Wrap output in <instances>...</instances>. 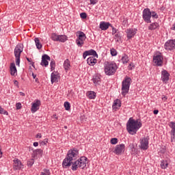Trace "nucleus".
<instances>
[{
  "label": "nucleus",
  "instance_id": "obj_1",
  "mask_svg": "<svg viewBox=\"0 0 175 175\" xmlns=\"http://www.w3.org/2000/svg\"><path fill=\"white\" fill-rule=\"evenodd\" d=\"M77 157H79V150L73 148L68 150L67 155L62 163L64 169H69V167L75 163V161H76Z\"/></svg>",
  "mask_w": 175,
  "mask_h": 175
},
{
  "label": "nucleus",
  "instance_id": "obj_2",
  "mask_svg": "<svg viewBox=\"0 0 175 175\" xmlns=\"http://www.w3.org/2000/svg\"><path fill=\"white\" fill-rule=\"evenodd\" d=\"M142 122L130 118L126 123V131L130 135H136L137 131L142 128Z\"/></svg>",
  "mask_w": 175,
  "mask_h": 175
},
{
  "label": "nucleus",
  "instance_id": "obj_3",
  "mask_svg": "<svg viewBox=\"0 0 175 175\" xmlns=\"http://www.w3.org/2000/svg\"><path fill=\"white\" fill-rule=\"evenodd\" d=\"M87 157H81L79 159L74 161L72 165V170L74 172L77 170L79 167L81 169H84L87 166Z\"/></svg>",
  "mask_w": 175,
  "mask_h": 175
},
{
  "label": "nucleus",
  "instance_id": "obj_4",
  "mask_svg": "<svg viewBox=\"0 0 175 175\" xmlns=\"http://www.w3.org/2000/svg\"><path fill=\"white\" fill-rule=\"evenodd\" d=\"M117 64L116 63H107L105 66V73L107 76H113L117 72Z\"/></svg>",
  "mask_w": 175,
  "mask_h": 175
},
{
  "label": "nucleus",
  "instance_id": "obj_5",
  "mask_svg": "<svg viewBox=\"0 0 175 175\" xmlns=\"http://www.w3.org/2000/svg\"><path fill=\"white\" fill-rule=\"evenodd\" d=\"M23 50H24V46L22 44H18L14 49V54L15 55L16 65L17 66H20V57L23 53Z\"/></svg>",
  "mask_w": 175,
  "mask_h": 175
},
{
  "label": "nucleus",
  "instance_id": "obj_6",
  "mask_svg": "<svg viewBox=\"0 0 175 175\" xmlns=\"http://www.w3.org/2000/svg\"><path fill=\"white\" fill-rule=\"evenodd\" d=\"M131 79L130 77H125L122 82V95L125 96L129 92V87H131Z\"/></svg>",
  "mask_w": 175,
  "mask_h": 175
},
{
  "label": "nucleus",
  "instance_id": "obj_7",
  "mask_svg": "<svg viewBox=\"0 0 175 175\" xmlns=\"http://www.w3.org/2000/svg\"><path fill=\"white\" fill-rule=\"evenodd\" d=\"M77 40L76 43L77 44L78 47H83L84 45V40L87 39V36H85V33L81 31H78L77 32Z\"/></svg>",
  "mask_w": 175,
  "mask_h": 175
},
{
  "label": "nucleus",
  "instance_id": "obj_8",
  "mask_svg": "<svg viewBox=\"0 0 175 175\" xmlns=\"http://www.w3.org/2000/svg\"><path fill=\"white\" fill-rule=\"evenodd\" d=\"M142 16L146 23H148V24L151 23V11H150V9H144Z\"/></svg>",
  "mask_w": 175,
  "mask_h": 175
},
{
  "label": "nucleus",
  "instance_id": "obj_9",
  "mask_svg": "<svg viewBox=\"0 0 175 175\" xmlns=\"http://www.w3.org/2000/svg\"><path fill=\"white\" fill-rule=\"evenodd\" d=\"M148 137H144L142 139H140V145H139V148L141 150H148Z\"/></svg>",
  "mask_w": 175,
  "mask_h": 175
},
{
  "label": "nucleus",
  "instance_id": "obj_10",
  "mask_svg": "<svg viewBox=\"0 0 175 175\" xmlns=\"http://www.w3.org/2000/svg\"><path fill=\"white\" fill-rule=\"evenodd\" d=\"M153 62L156 64L157 66H162L163 64V57L161 55H156L153 57Z\"/></svg>",
  "mask_w": 175,
  "mask_h": 175
},
{
  "label": "nucleus",
  "instance_id": "obj_11",
  "mask_svg": "<svg viewBox=\"0 0 175 175\" xmlns=\"http://www.w3.org/2000/svg\"><path fill=\"white\" fill-rule=\"evenodd\" d=\"M124 151H125V144H121L120 145L116 146L113 152L116 155H121V154H122V152H124Z\"/></svg>",
  "mask_w": 175,
  "mask_h": 175
},
{
  "label": "nucleus",
  "instance_id": "obj_12",
  "mask_svg": "<svg viewBox=\"0 0 175 175\" xmlns=\"http://www.w3.org/2000/svg\"><path fill=\"white\" fill-rule=\"evenodd\" d=\"M88 55H92L93 57H96V58H98V53H96V51L94 49L85 51L83 54V59H85V58L88 57Z\"/></svg>",
  "mask_w": 175,
  "mask_h": 175
},
{
  "label": "nucleus",
  "instance_id": "obj_13",
  "mask_svg": "<svg viewBox=\"0 0 175 175\" xmlns=\"http://www.w3.org/2000/svg\"><path fill=\"white\" fill-rule=\"evenodd\" d=\"M165 50H174L175 49V40H170L165 44Z\"/></svg>",
  "mask_w": 175,
  "mask_h": 175
},
{
  "label": "nucleus",
  "instance_id": "obj_14",
  "mask_svg": "<svg viewBox=\"0 0 175 175\" xmlns=\"http://www.w3.org/2000/svg\"><path fill=\"white\" fill-rule=\"evenodd\" d=\"M51 58L50 56H49L48 55H43L42 56V61L40 63V65H42V66H49V61H50Z\"/></svg>",
  "mask_w": 175,
  "mask_h": 175
},
{
  "label": "nucleus",
  "instance_id": "obj_15",
  "mask_svg": "<svg viewBox=\"0 0 175 175\" xmlns=\"http://www.w3.org/2000/svg\"><path fill=\"white\" fill-rule=\"evenodd\" d=\"M109 27H113V25L109 22L102 21L100 23L99 28L101 31H107L109 29Z\"/></svg>",
  "mask_w": 175,
  "mask_h": 175
},
{
  "label": "nucleus",
  "instance_id": "obj_16",
  "mask_svg": "<svg viewBox=\"0 0 175 175\" xmlns=\"http://www.w3.org/2000/svg\"><path fill=\"white\" fill-rule=\"evenodd\" d=\"M169 76H170V74L167 72L166 70H163L161 71V80L166 84L167 81H169Z\"/></svg>",
  "mask_w": 175,
  "mask_h": 175
},
{
  "label": "nucleus",
  "instance_id": "obj_17",
  "mask_svg": "<svg viewBox=\"0 0 175 175\" xmlns=\"http://www.w3.org/2000/svg\"><path fill=\"white\" fill-rule=\"evenodd\" d=\"M137 30L136 29H127L126 30V33L128 39H132L133 36L136 35V31Z\"/></svg>",
  "mask_w": 175,
  "mask_h": 175
},
{
  "label": "nucleus",
  "instance_id": "obj_18",
  "mask_svg": "<svg viewBox=\"0 0 175 175\" xmlns=\"http://www.w3.org/2000/svg\"><path fill=\"white\" fill-rule=\"evenodd\" d=\"M60 77L59 74L57 72H52L51 75V81L52 84H54V83H58L59 81Z\"/></svg>",
  "mask_w": 175,
  "mask_h": 175
},
{
  "label": "nucleus",
  "instance_id": "obj_19",
  "mask_svg": "<svg viewBox=\"0 0 175 175\" xmlns=\"http://www.w3.org/2000/svg\"><path fill=\"white\" fill-rule=\"evenodd\" d=\"M40 107V100H36V103H33L31 105V113H36L38 111V109Z\"/></svg>",
  "mask_w": 175,
  "mask_h": 175
},
{
  "label": "nucleus",
  "instance_id": "obj_20",
  "mask_svg": "<svg viewBox=\"0 0 175 175\" xmlns=\"http://www.w3.org/2000/svg\"><path fill=\"white\" fill-rule=\"evenodd\" d=\"M92 81L96 87L98 85H100V83H102V80L100 79V75H95L94 76H93Z\"/></svg>",
  "mask_w": 175,
  "mask_h": 175
},
{
  "label": "nucleus",
  "instance_id": "obj_21",
  "mask_svg": "<svg viewBox=\"0 0 175 175\" xmlns=\"http://www.w3.org/2000/svg\"><path fill=\"white\" fill-rule=\"evenodd\" d=\"M24 165L21 163V161L18 159L14 160V169L15 170H20V169H23Z\"/></svg>",
  "mask_w": 175,
  "mask_h": 175
},
{
  "label": "nucleus",
  "instance_id": "obj_22",
  "mask_svg": "<svg viewBox=\"0 0 175 175\" xmlns=\"http://www.w3.org/2000/svg\"><path fill=\"white\" fill-rule=\"evenodd\" d=\"M10 75L11 76H17V68H16V64L14 63L10 64Z\"/></svg>",
  "mask_w": 175,
  "mask_h": 175
},
{
  "label": "nucleus",
  "instance_id": "obj_23",
  "mask_svg": "<svg viewBox=\"0 0 175 175\" xmlns=\"http://www.w3.org/2000/svg\"><path fill=\"white\" fill-rule=\"evenodd\" d=\"M96 62H97V60L95 58V57H90L87 59V62L88 64V65H90V66H94V65H95V64H96Z\"/></svg>",
  "mask_w": 175,
  "mask_h": 175
},
{
  "label": "nucleus",
  "instance_id": "obj_24",
  "mask_svg": "<svg viewBox=\"0 0 175 175\" xmlns=\"http://www.w3.org/2000/svg\"><path fill=\"white\" fill-rule=\"evenodd\" d=\"M112 107L113 110H117V109L121 107V100H120V99L115 100L112 105Z\"/></svg>",
  "mask_w": 175,
  "mask_h": 175
},
{
  "label": "nucleus",
  "instance_id": "obj_25",
  "mask_svg": "<svg viewBox=\"0 0 175 175\" xmlns=\"http://www.w3.org/2000/svg\"><path fill=\"white\" fill-rule=\"evenodd\" d=\"M68 40V36L65 35H59V40L57 42H61L62 43H65Z\"/></svg>",
  "mask_w": 175,
  "mask_h": 175
},
{
  "label": "nucleus",
  "instance_id": "obj_26",
  "mask_svg": "<svg viewBox=\"0 0 175 175\" xmlns=\"http://www.w3.org/2000/svg\"><path fill=\"white\" fill-rule=\"evenodd\" d=\"M34 42L36 43V48L38 50H40V49H42V44L40 43V40H39V38H36L34 39Z\"/></svg>",
  "mask_w": 175,
  "mask_h": 175
},
{
  "label": "nucleus",
  "instance_id": "obj_27",
  "mask_svg": "<svg viewBox=\"0 0 175 175\" xmlns=\"http://www.w3.org/2000/svg\"><path fill=\"white\" fill-rule=\"evenodd\" d=\"M87 95L89 99H95V98H96V93L92 91L88 92Z\"/></svg>",
  "mask_w": 175,
  "mask_h": 175
},
{
  "label": "nucleus",
  "instance_id": "obj_28",
  "mask_svg": "<svg viewBox=\"0 0 175 175\" xmlns=\"http://www.w3.org/2000/svg\"><path fill=\"white\" fill-rule=\"evenodd\" d=\"M158 27H159V25L157 23H153L150 25V26L148 27V29H150V31H153L154 29H157Z\"/></svg>",
  "mask_w": 175,
  "mask_h": 175
},
{
  "label": "nucleus",
  "instance_id": "obj_29",
  "mask_svg": "<svg viewBox=\"0 0 175 175\" xmlns=\"http://www.w3.org/2000/svg\"><path fill=\"white\" fill-rule=\"evenodd\" d=\"M64 66L65 70H69V68H70V62L69 61V59L65 60L64 63Z\"/></svg>",
  "mask_w": 175,
  "mask_h": 175
},
{
  "label": "nucleus",
  "instance_id": "obj_30",
  "mask_svg": "<svg viewBox=\"0 0 175 175\" xmlns=\"http://www.w3.org/2000/svg\"><path fill=\"white\" fill-rule=\"evenodd\" d=\"M122 64H128L129 62V57L126 55V54H124L122 57Z\"/></svg>",
  "mask_w": 175,
  "mask_h": 175
},
{
  "label": "nucleus",
  "instance_id": "obj_31",
  "mask_svg": "<svg viewBox=\"0 0 175 175\" xmlns=\"http://www.w3.org/2000/svg\"><path fill=\"white\" fill-rule=\"evenodd\" d=\"M59 35H57V33H53L51 34V39L52 40H53V42H58V40H59Z\"/></svg>",
  "mask_w": 175,
  "mask_h": 175
},
{
  "label": "nucleus",
  "instance_id": "obj_32",
  "mask_svg": "<svg viewBox=\"0 0 175 175\" xmlns=\"http://www.w3.org/2000/svg\"><path fill=\"white\" fill-rule=\"evenodd\" d=\"M33 154L34 157H36V155H38V154H43V150L42 149H36L33 151Z\"/></svg>",
  "mask_w": 175,
  "mask_h": 175
},
{
  "label": "nucleus",
  "instance_id": "obj_33",
  "mask_svg": "<svg viewBox=\"0 0 175 175\" xmlns=\"http://www.w3.org/2000/svg\"><path fill=\"white\" fill-rule=\"evenodd\" d=\"M121 38H122V36H121V33L120 31L116 33L114 35V39H115V40H117V42H118V40L121 39Z\"/></svg>",
  "mask_w": 175,
  "mask_h": 175
},
{
  "label": "nucleus",
  "instance_id": "obj_34",
  "mask_svg": "<svg viewBox=\"0 0 175 175\" xmlns=\"http://www.w3.org/2000/svg\"><path fill=\"white\" fill-rule=\"evenodd\" d=\"M33 163H35V160L33 159H31L27 161V166H29V167H32Z\"/></svg>",
  "mask_w": 175,
  "mask_h": 175
},
{
  "label": "nucleus",
  "instance_id": "obj_35",
  "mask_svg": "<svg viewBox=\"0 0 175 175\" xmlns=\"http://www.w3.org/2000/svg\"><path fill=\"white\" fill-rule=\"evenodd\" d=\"M168 165L167 161H162L161 163V169H166Z\"/></svg>",
  "mask_w": 175,
  "mask_h": 175
},
{
  "label": "nucleus",
  "instance_id": "obj_36",
  "mask_svg": "<svg viewBox=\"0 0 175 175\" xmlns=\"http://www.w3.org/2000/svg\"><path fill=\"white\" fill-rule=\"evenodd\" d=\"M64 107L66 109V110H67L68 111V110H70V103H69V102L66 101L64 103Z\"/></svg>",
  "mask_w": 175,
  "mask_h": 175
},
{
  "label": "nucleus",
  "instance_id": "obj_37",
  "mask_svg": "<svg viewBox=\"0 0 175 175\" xmlns=\"http://www.w3.org/2000/svg\"><path fill=\"white\" fill-rule=\"evenodd\" d=\"M170 135H171V142H173L174 140H175V131L171 130Z\"/></svg>",
  "mask_w": 175,
  "mask_h": 175
},
{
  "label": "nucleus",
  "instance_id": "obj_38",
  "mask_svg": "<svg viewBox=\"0 0 175 175\" xmlns=\"http://www.w3.org/2000/svg\"><path fill=\"white\" fill-rule=\"evenodd\" d=\"M50 66L51 70H54V69H55V62L54 60L51 62Z\"/></svg>",
  "mask_w": 175,
  "mask_h": 175
},
{
  "label": "nucleus",
  "instance_id": "obj_39",
  "mask_svg": "<svg viewBox=\"0 0 175 175\" xmlns=\"http://www.w3.org/2000/svg\"><path fill=\"white\" fill-rule=\"evenodd\" d=\"M40 175H50V170L44 169Z\"/></svg>",
  "mask_w": 175,
  "mask_h": 175
},
{
  "label": "nucleus",
  "instance_id": "obj_40",
  "mask_svg": "<svg viewBox=\"0 0 175 175\" xmlns=\"http://www.w3.org/2000/svg\"><path fill=\"white\" fill-rule=\"evenodd\" d=\"M0 114H5V116H8V111H5L3 108L0 105Z\"/></svg>",
  "mask_w": 175,
  "mask_h": 175
},
{
  "label": "nucleus",
  "instance_id": "obj_41",
  "mask_svg": "<svg viewBox=\"0 0 175 175\" xmlns=\"http://www.w3.org/2000/svg\"><path fill=\"white\" fill-rule=\"evenodd\" d=\"M111 55H112V57H116V55H117V51L115 49L112 48L111 49Z\"/></svg>",
  "mask_w": 175,
  "mask_h": 175
},
{
  "label": "nucleus",
  "instance_id": "obj_42",
  "mask_svg": "<svg viewBox=\"0 0 175 175\" xmlns=\"http://www.w3.org/2000/svg\"><path fill=\"white\" fill-rule=\"evenodd\" d=\"M118 143V139L117 138L111 139V144H117Z\"/></svg>",
  "mask_w": 175,
  "mask_h": 175
},
{
  "label": "nucleus",
  "instance_id": "obj_43",
  "mask_svg": "<svg viewBox=\"0 0 175 175\" xmlns=\"http://www.w3.org/2000/svg\"><path fill=\"white\" fill-rule=\"evenodd\" d=\"M169 126H170V128H172V131H175V122H170Z\"/></svg>",
  "mask_w": 175,
  "mask_h": 175
},
{
  "label": "nucleus",
  "instance_id": "obj_44",
  "mask_svg": "<svg viewBox=\"0 0 175 175\" xmlns=\"http://www.w3.org/2000/svg\"><path fill=\"white\" fill-rule=\"evenodd\" d=\"M151 17H152V18H158V14H157L155 12H151Z\"/></svg>",
  "mask_w": 175,
  "mask_h": 175
},
{
  "label": "nucleus",
  "instance_id": "obj_45",
  "mask_svg": "<svg viewBox=\"0 0 175 175\" xmlns=\"http://www.w3.org/2000/svg\"><path fill=\"white\" fill-rule=\"evenodd\" d=\"M118 32H120V31L112 26V35H116Z\"/></svg>",
  "mask_w": 175,
  "mask_h": 175
},
{
  "label": "nucleus",
  "instance_id": "obj_46",
  "mask_svg": "<svg viewBox=\"0 0 175 175\" xmlns=\"http://www.w3.org/2000/svg\"><path fill=\"white\" fill-rule=\"evenodd\" d=\"M81 18H87V14L85 12H82L80 14Z\"/></svg>",
  "mask_w": 175,
  "mask_h": 175
},
{
  "label": "nucleus",
  "instance_id": "obj_47",
  "mask_svg": "<svg viewBox=\"0 0 175 175\" xmlns=\"http://www.w3.org/2000/svg\"><path fill=\"white\" fill-rule=\"evenodd\" d=\"M47 143H49V139H44V141H42L41 142V145L45 146V144H47Z\"/></svg>",
  "mask_w": 175,
  "mask_h": 175
},
{
  "label": "nucleus",
  "instance_id": "obj_48",
  "mask_svg": "<svg viewBox=\"0 0 175 175\" xmlns=\"http://www.w3.org/2000/svg\"><path fill=\"white\" fill-rule=\"evenodd\" d=\"M16 110H20L21 109V103H18L16 104Z\"/></svg>",
  "mask_w": 175,
  "mask_h": 175
},
{
  "label": "nucleus",
  "instance_id": "obj_49",
  "mask_svg": "<svg viewBox=\"0 0 175 175\" xmlns=\"http://www.w3.org/2000/svg\"><path fill=\"white\" fill-rule=\"evenodd\" d=\"M91 5H96L98 3V0H90Z\"/></svg>",
  "mask_w": 175,
  "mask_h": 175
},
{
  "label": "nucleus",
  "instance_id": "obj_50",
  "mask_svg": "<svg viewBox=\"0 0 175 175\" xmlns=\"http://www.w3.org/2000/svg\"><path fill=\"white\" fill-rule=\"evenodd\" d=\"M129 147L131 150H135V145L133 144H130Z\"/></svg>",
  "mask_w": 175,
  "mask_h": 175
},
{
  "label": "nucleus",
  "instance_id": "obj_51",
  "mask_svg": "<svg viewBox=\"0 0 175 175\" xmlns=\"http://www.w3.org/2000/svg\"><path fill=\"white\" fill-rule=\"evenodd\" d=\"M158 113H159V111L158 109H155L153 111V114H154V115L158 114Z\"/></svg>",
  "mask_w": 175,
  "mask_h": 175
},
{
  "label": "nucleus",
  "instance_id": "obj_52",
  "mask_svg": "<svg viewBox=\"0 0 175 175\" xmlns=\"http://www.w3.org/2000/svg\"><path fill=\"white\" fill-rule=\"evenodd\" d=\"M167 100V96H162V100Z\"/></svg>",
  "mask_w": 175,
  "mask_h": 175
},
{
  "label": "nucleus",
  "instance_id": "obj_53",
  "mask_svg": "<svg viewBox=\"0 0 175 175\" xmlns=\"http://www.w3.org/2000/svg\"><path fill=\"white\" fill-rule=\"evenodd\" d=\"M36 137H40V139H41V137H42V134H40V133H38L36 135Z\"/></svg>",
  "mask_w": 175,
  "mask_h": 175
},
{
  "label": "nucleus",
  "instance_id": "obj_54",
  "mask_svg": "<svg viewBox=\"0 0 175 175\" xmlns=\"http://www.w3.org/2000/svg\"><path fill=\"white\" fill-rule=\"evenodd\" d=\"M39 146V143L38 142H33V146L34 147H38Z\"/></svg>",
  "mask_w": 175,
  "mask_h": 175
},
{
  "label": "nucleus",
  "instance_id": "obj_55",
  "mask_svg": "<svg viewBox=\"0 0 175 175\" xmlns=\"http://www.w3.org/2000/svg\"><path fill=\"white\" fill-rule=\"evenodd\" d=\"M32 76H33V79H36V75H34L33 73H32Z\"/></svg>",
  "mask_w": 175,
  "mask_h": 175
},
{
  "label": "nucleus",
  "instance_id": "obj_56",
  "mask_svg": "<svg viewBox=\"0 0 175 175\" xmlns=\"http://www.w3.org/2000/svg\"><path fill=\"white\" fill-rule=\"evenodd\" d=\"M27 61H28V62H31V59L26 57Z\"/></svg>",
  "mask_w": 175,
  "mask_h": 175
},
{
  "label": "nucleus",
  "instance_id": "obj_57",
  "mask_svg": "<svg viewBox=\"0 0 175 175\" xmlns=\"http://www.w3.org/2000/svg\"><path fill=\"white\" fill-rule=\"evenodd\" d=\"M35 81H36V83H39V79L36 78V79H35Z\"/></svg>",
  "mask_w": 175,
  "mask_h": 175
},
{
  "label": "nucleus",
  "instance_id": "obj_58",
  "mask_svg": "<svg viewBox=\"0 0 175 175\" xmlns=\"http://www.w3.org/2000/svg\"><path fill=\"white\" fill-rule=\"evenodd\" d=\"M21 95L22 96H25V93H23V92H21Z\"/></svg>",
  "mask_w": 175,
  "mask_h": 175
},
{
  "label": "nucleus",
  "instance_id": "obj_59",
  "mask_svg": "<svg viewBox=\"0 0 175 175\" xmlns=\"http://www.w3.org/2000/svg\"><path fill=\"white\" fill-rule=\"evenodd\" d=\"M14 84H15V85H16V84H18V81H14Z\"/></svg>",
  "mask_w": 175,
  "mask_h": 175
},
{
  "label": "nucleus",
  "instance_id": "obj_60",
  "mask_svg": "<svg viewBox=\"0 0 175 175\" xmlns=\"http://www.w3.org/2000/svg\"><path fill=\"white\" fill-rule=\"evenodd\" d=\"M65 129H68V126H64Z\"/></svg>",
  "mask_w": 175,
  "mask_h": 175
},
{
  "label": "nucleus",
  "instance_id": "obj_61",
  "mask_svg": "<svg viewBox=\"0 0 175 175\" xmlns=\"http://www.w3.org/2000/svg\"><path fill=\"white\" fill-rule=\"evenodd\" d=\"M54 117H57V115H54Z\"/></svg>",
  "mask_w": 175,
  "mask_h": 175
},
{
  "label": "nucleus",
  "instance_id": "obj_62",
  "mask_svg": "<svg viewBox=\"0 0 175 175\" xmlns=\"http://www.w3.org/2000/svg\"><path fill=\"white\" fill-rule=\"evenodd\" d=\"M1 31H2V29H0V32H1Z\"/></svg>",
  "mask_w": 175,
  "mask_h": 175
}]
</instances>
